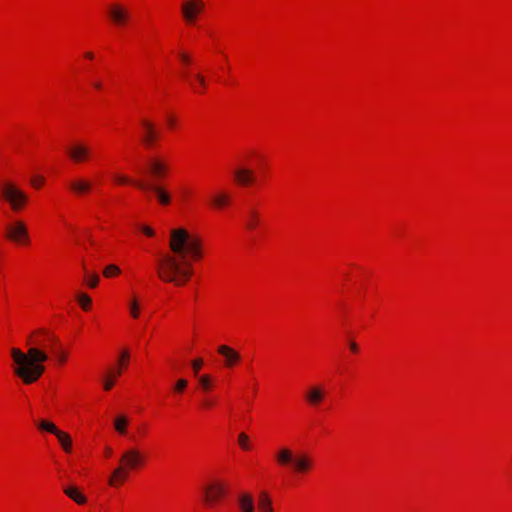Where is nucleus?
Instances as JSON below:
<instances>
[{
  "label": "nucleus",
  "instance_id": "1",
  "mask_svg": "<svg viewBox=\"0 0 512 512\" xmlns=\"http://www.w3.org/2000/svg\"><path fill=\"white\" fill-rule=\"evenodd\" d=\"M27 343L30 345L27 352L19 348H12L10 351L15 363L14 374L25 384L36 382L45 372L43 363L49 359L46 347L60 364L67 359L66 353L61 349L60 340L45 329L36 330L29 336Z\"/></svg>",
  "mask_w": 512,
  "mask_h": 512
},
{
  "label": "nucleus",
  "instance_id": "2",
  "mask_svg": "<svg viewBox=\"0 0 512 512\" xmlns=\"http://www.w3.org/2000/svg\"><path fill=\"white\" fill-rule=\"evenodd\" d=\"M169 246L173 254H166L159 260V277L165 282L184 285L193 274L189 258L201 256L200 243L185 229L179 228L171 230Z\"/></svg>",
  "mask_w": 512,
  "mask_h": 512
},
{
  "label": "nucleus",
  "instance_id": "3",
  "mask_svg": "<svg viewBox=\"0 0 512 512\" xmlns=\"http://www.w3.org/2000/svg\"><path fill=\"white\" fill-rule=\"evenodd\" d=\"M144 461V455L139 449L131 447L125 450L120 457V465L115 468L108 480L109 485L116 486L124 482L129 472L142 466Z\"/></svg>",
  "mask_w": 512,
  "mask_h": 512
},
{
  "label": "nucleus",
  "instance_id": "4",
  "mask_svg": "<svg viewBox=\"0 0 512 512\" xmlns=\"http://www.w3.org/2000/svg\"><path fill=\"white\" fill-rule=\"evenodd\" d=\"M276 462L290 468L296 474L308 473L313 468L312 457L304 452L294 453L288 447H281L275 454Z\"/></svg>",
  "mask_w": 512,
  "mask_h": 512
},
{
  "label": "nucleus",
  "instance_id": "5",
  "mask_svg": "<svg viewBox=\"0 0 512 512\" xmlns=\"http://www.w3.org/2000/svg\"><path fill=\"white\" fill-rule=\"evenodd\" d=\"M0 196L9 204L13 212L21 211L29 201L28 195L10 181L1 183Z\"/></svg>",
  "mask_w": 512,
  "mask_h": 512
},
{
  "label": "nucleus",
  "instance_id": "6",
  "mask_svg": "<svg viewBox=\"0 0 512 512\" xmlns=\"http://www.w3.org/2000/svg\"><path fill=\"white\" fill-rule=\"evenodd\" d=\"M114 179L119 184H132L143 191L153 192L155 194L156 199L162 205H168L171 201L170 194L160 185L150 184L139 180H132L129 177L121 174H114Z\"/></svg>",
  "mask_w": 512,
  "mask_h": 512
},
{
  "label": "nucleus",
  "instance_id": "7",
  "mask_svg": "<svg viewBox=\"0 0 512 512\" xmlns=\"http://www.w3.org/2000/svg\"><path fill=\"white\" fill-rule=\"evenodd\" d=\"M226 491L227 487L224 483H210L203 489V500L208 506L215 505L226 495Z\"/></svg>",
  "mask_w": 512,
  "mask_h": 512
},
{
  "label": "nucleus",
  "instance_id": "8",
  "mask_svg": "<svg viewBox=\"0 0 512 512\" xmlns=\"http://www.w3.org/2000/svg\"><path fill=\"white\" fill-rule=\"evenodd\" d=\"M6 237L15 243L26 244L29 242V234L26 224L21 220H16L7 226Z\"/></svg>",
  "mask_w": 512,
  "mask_h": 512
},
{
  "label": "nucleus",
  "instance_id": "9",
  "mask_svg": "<svg viewBox=\"0 0 512 512\" xmlns=\"http://www.w3.org/2000/svg\"><path fill=\"white\" fill-rule=\"evenodd\" d=\"M205 4L203 0H185L181 5V12L184 20L188 24H192L198 14L204 10Z\"/></svg>",
  "mask_w": 512,
  "mask_h": 512
},
{
  "label": "nucleus",
  "instance_id": "10",
  "mask_svg": "<svg viewBox=\"0 0 512 512\" xmlns=\"http://www.w3.org/2000/svg\"><path fill=\"white\" fill-rule=\"evenodd\" d=\"M108 15L112 22L117 26L125 25L130 19V13L128 9L122 4H112L108 8Z\"/></svg>",
  "mask_w": 512,
  "mask_h": 512
},
{
  "label": "nucleus",
  "instance_id": "11",
  "mask_svg": "<svg viewBox=\"0 0 512 512\" xmlns=\"http://www.w3.org/2000/svg\"><path fill=\"white\" fill-rule=\"evenodd\" d=\"M143 133H142V142L146 147H151L155 144L158 139V131L156 125L147 119H142L140 122Z\"/></svg>",
  "mask_w": 512,
  "mask_h": 512
},
{
  "label": "nucleus",
  "instance_id": "12",
  "mask_svg": "<svg viewBox=\"0 0 512 512\" xmlns=\"http://www.w3.org/2000/svg\"><path fill=\"white\" fill-rule=\"evenodd\" d=\"M67 153L73 162L81 163L89 159L91 151L87 145L77 142L68 147Z\"/></svg>",
  "mask_w": 512,
  "mask_h": 512
},
{
  "label": "nucleus",
  "instance_id": "13",
  "mask_svg": "<svg viewBox=\"0 0 512 512\" xmlns=\"http://www.w3.org/2000/svg\"><path fill=\"white\" fill-rule=\"evenodd\" d=\"M325 398V390L322 386H311L305 393V399L311 406L319 405Z\"/></svg>",
  "mask_w": 512,
  "mask_h": 512
},
{
  "label": "nucleus",
  "instance_id": "14",
  "mask_svg": "<svg viewBox=\"0 0 512 512\" xmlns=\"http://www.w3.org/2000/svg\"><path fill=\"white\" fill-rule=\"evenodd\" d=\"M218 353L225 358V366L227 367H232L240 360L239 353L227 345L219 346Z\"/></svg>",
  "mask_w": 512,
  "mask_h": 512
},
{
  "label": "nucleus",
  "instance_id": "15",
  "mask_svg": "<svg viewBox=\"0 0 512 512\" xmlns=\"http://www.w3.org/2000/svg\"><path fill=\"white\" fill-rule=\"evenodd\" d=\"M69 187L76 195H82L91 190L92 183L87 179L79 178L71 181Z\"/></svg>",
  "mask_w": 512,
  "mask_h": 512
},
{
  "label": "nucleus",
  "instance_id": "16",
  "mask_svg": "<svg viewBox=\"0 0 512 512\" xmlns=\"http://www.w3.org/2000/svg\"><path fill=\"white\" fill-rule=\"evenodd\" d=\"M238 506L240 512H254L255 504L253 497L248 493H242L238 497Z\"/></svg>",
  "mask_w": 512,
  "mask_h": 512
},
{
  "label": "nucleus",
  "instance_id": "17",
  "mask_svg": "<svg viewBox=\"0 0 512 512\" xmlns=\"http://www.w3.org/2000/svg\"><path fill=\"white\" fill-rule=\"evenodd\" d=\"M235 179L240 185H249L254 181L253 171L246 168L236 169L234 172Z\"/></svg>",
  "mask_w": 512,
  "mask_h": 512
},
{
  "label": "nucleus",
  "instance_id": "18",
  "mask_svg": "<svg viewBox=\"0 0 512 512\" xmlns=\"http://www.w3.org/2000/svg\"><path fill=\"white\" fill-rule=\"evenodd\" d=\"M63 492L77 504L82 505L85 504L87 498L79 491V489L75 486H67L63 488Z\"/></svg>",
  "mask_w": 512,
  "mask_h": 512
},
{
  "label": "nucleus",
  "instance_id": "19",
  "mask_svg": "<svg viewBox=\"0 0 512 512\" xmlns=\"http://www.w3.org/2000/svg\"><path fill=\"white\" fill-rule=\"evenodd\" d=\"M121 373H122L121 368H111L107 372V375L105 376L104 381H103V388H104V390H106V391L111 390L112 387L115 384V379L118 376H120Z\"/></svg>",
  "mask_w": 512,
  "mask_h": 512
},
{
  "label": "nucleus",
  "instance_id": "20",
  "mask_svg": "<svg viewBox=\"0 0 512 512\" xmlns=\"http://www.w3.org/2000/svg\"><path fill=\"white\" fill-rule=\"evenodd\" d=\"M258 507L262 512H273L272 500L267 492L263 491L260 493Z\"/></svg>",
  "mask_w": 512,
  "mask_h": 512
},
{
  "label": "nucleus",
  "instance_id": "21",
  "mask_svg": "<svg viewBox=\"0 0 512 512\" xmlns=\"http://www.w3.org/2000/svg\"><path fill=\"white\" fill-rule=\"evenodd\" d=\"M229 201H230V196L223 191L215 193L211 198L212 204L216 208H219V209L223 208L225 205H227L229 203Z\"/></svg>",
  "mask_w": 512,
  "mask_h": 512
},
{
  "label": "nucleus",
  "instance_id": "22",
  "mask_svg": "<svg viewBox=\"0 0 512 512\" xmlns=\"http://www.w3.org/2000/svg\"><path fill=\"white\" fill-rule=\"evenodd\" d=\"M128 424L129 419L126 415H119L114 420V428L121 435L126 434Z\"/></svg>",
  "mask_w": 512,
  "mask_h": 512
},
{
  "label": "nucleus",
  "instance_id": "23",
  "mask_svg": "<svg viewBox=\"0 0 512 512\" xmlns=\"http://www.w3.org/2000/svg\"><path fill=\"white\" fill-rule=\"evenodd\" d=\"M58 441L60 445L62 446L63 450L67 453L71 452L72 450V439L70 435L66 432H63L60 430V432L57 433Z\"/></svg>",
  "mask_w": 512,
  "mask_h": 512
},
{
  "label": "nucleus",
  "instance_id": "24",
  "mask_svg": "<svg viewBox=\"0 0 512 512\" xmlns=\"http://www.w3.org/2000/svg\"><path fill=\"white\" fill-rule=\"evenodd\" d=\"M38 428L46 432L52 433L55 436H57V433L60 432V430L55 426L54 423L46 420L39 421Z\"/></svg>",
  "mask_w": 512,
  "mask_h": 512
},
{
  "label": "nucleus",
  "instance_id": "25",
  "mask_svg": "<svg viewBox=\"0 0 512 512\" xmlns=\"http://www.w3.org/2000/svg\"><path fill=\"white\" fill-rule=\"evenodd\" d=\"M151 171L155 176H162L166 171V166L160 160H153L151 162Z\"/></svg>",
  "mask_w": 512,
  "mask_h": 512
},
{
  "label": "nucleus",
  "instance_id": "26",
  "mask_svg": "<svg viewBox=\"0 0 512 512\" xmlns=\"http://www.w3.org/2000/svg\"><path fill=\"white\" fill-rule=\"evenodd\" d=\"M238 444L239 446L241 447V449L247 451L249 450L251 447H250V440H249V436L242 432L239 434L238 436Z\"/></svg>",
  "mask_w": 512,
  "mask_h": 512
},
{
  "label": "nucleus",
  "instance_id": "27",
  "mask_svg": "<svg viewBox=\"0 0 512 512\" xmlns=\"http://www.w3.org/2000/svg\"><path fill=\"white\" fill-rule=\"evenodd\" d=\"M85 281L90 288H95L100 281V277L97 274L90 275L86 273Z\"/></svg>",
  "mask_w": 512,
  "mask_h": 512
},
{
  "label": "nucleus",
  "instance_id": "28",
  "mask_svg": "<svg viewBox=\"0 0 512 512\" xmlns=\"http://www.w3.org/2000/svg\"><path fill=\"white\" fill-rule=\"evenodd\" d=\"M118 274H120V269L113 264L108 265L103 271L105 277H113Z\"/></svg>",
  "mask_w": 512,
  "mask_h": 512
},
{
  "label": "nucleus",
  "instance_id": "29",
  "mask_svg": "<svg viewBox=\"0 0 512 512\" xmlns=\"http://www.w3.org/2000/svg\"><path fill=\"white\" fill-rule=\"evenodd\" d=\"M258 225L256 212L252 211L247 218L246 226L248 229H254Z\"/></svg>",
  "mask_w": 512,
  "mask_h": 512
},
{
  "label": "nucleus",
  "instance_id": "30",
  "mask_svg": "<svg viewBox=\"0 0 512 512\" xmlns=\"http://www.w3.org/2000/svg\"><path fill=\"white\" fill-rule=\"evenodd\" d=\"M78 302L83 309L87 310L90 307L91 298L86 294H80L78 295Z\"/></svg>",
  "mask_w": 512,
  "mask_h": 512
},
{
  "label": "nucleus",
  "instance_id": "31",
  "mask_svg": "<svg viewBox=\"0 0 512 512\" xmlns=\"http://www.w3.org/2000/svg\"><path fill=\"white\" fill-rule=\"evenodd\" d=\"M199 384L203 390L208 391L211 387V378L209 375H203L199 378Z\"/></svg>",
  "mask_w": 512,
  "mask_h": 512
},
{
  "label": "nucleus",
  "instance_id": "32",
  "mask_svg": "<svg viewBox=\"0 0 512 512\" xmlns=\"http://www.w3.org/2000/svg\"><path fill=\"white\" fill-rule=\"evenodd\" d=\"M129 358H130V354H129V351L128 350H123L121 352V355H120V359H119V365L117 368H121L122 367H125L129 361Z\"/></svg>",
  "mask_w": 512,
  "mask_h": 512
},
{
  "label": "nucleus",
  "instance_id": "33",
  "mask_svg": "<svg viewBox=\"0 0 512 512\" xmlns=\"http://www.w3.org/2000/svg\"><path fill=\"white\" fill-rule=\"evenodd\" d=\"M130 313L133 318H138L139 316V305L137 299L133 298L130 302Z\"/></svg>",
  "mask_w": 512,
  "mask_h": 512
},
{
  "label": "nucleus",
  "instance_id": "34",
  "mask_svg": "<svg viewBox=\"0 0 512 512\" xmlns=\"http://www.w3.org/2000/svg\"><path fill=\"white\" fill-rule=\"evenodd\" d=\"M188 385V381L186 379H179L176 384H175V387H174V390L178 393H181L185 390V388L187 387Z\"/></svg>",
  "mask_w": 512,
  "mask_h": 512
},
{
  "label": "nucleus",
  "instance_id": "35",
  "mask_svg": "<svg viewBox=\"0 0 512 512\" xmlns=\"http://www.w3.org/2000/svg\"><path fill=\"white\" fill-rule=\"evenodd\" d=\"M202 366H203V360L201 358H198V359H195L192 361V368L194 370L195 375L198 374V372L200 371Z\"/></svg>",
  "mask_w": 512,
  "mask_h": 512
},
{
  "label": "nucleus",
  "instance_id": "36",
  "mask_svg": "<svg viewBox=\"0 0 512 512\" xmlns=\"http://www.w3.org/2000/svg\"><path fill=\"white\" fill-rule=\"evenodd\" d=\"M194 78L199 83L200 87L205 88L206 80L203 75H201L200 73H197L194 75Z\"/></svg>",
  "mask_w": 512,
  "mask_h": 512
},
{
  "label": "nucleus",
  "instance_id": "37",
  "mask_svg": "<svg viewBox=\"0 0 512 512\" xmlns=\"http://www.w3.org/2000/svg\"><path fill=\"white\" fill-rule=\"evenodd\" d=\"M44 181H45L44 177L37 176V177L32 178L31 183L35 187H40L44 183Z\"/></svg>",
  "mask_w": 512,
  "mask_h": 512
},
{
  "label": "nucleus",
  "instance_id": "38",
  "mask_svg": "<svg viewBox=\"0 0 512 512\" xmlns=\"http://www.w3.org/2000/svg\"><path fill=\"white\" fill-rule=\"evenodd\" d=\"M179 58L184 64H189L191 62L190 55L185 52L179 53Z\"/></svg>",
  "mask_w": 512,
  "mask_h": 512
},
{
  "label": "nucleus",
  "instance_id": "39",
  "mask_svg": "<svg viewBox=\"0 0 512 512\" xmlns=\"http://www.w3.org/2000/svg\"><path fill=\"white\" fill-rule=\"evenodd\" d=\"M141 231L148 237L154 236V230L148 226H141Z\"/></svg>",
  "mask_w": 512,
  "mask_h": 512
},
{
  "label": "nucleus",
  "instance_id": "40",
  "mask_svg": "<svg viewBox=\"0 0 512 512\" xmlns=\"http://www.w3.org/2000/svg\"><path fill=\"white\" fill-rule=\"evenodd\" d=\"M349 347L352 352H354V353L358 352V345L355 342L351 341L349 343Z\"/></svg>",
  "mask_w": 512,
  "mask_h": 512
},
{
  "label": "nucleus",
  "instance_id": "41",
  "mask_svg": "<svg viewBox=\"0 0 512 512\" xmlns=\"http://www.w3.org/2000/svg\"><path fill=\"white\" fill-rule=\"evenodd\" d=\"M213 404H214V402H213L212 400H210V399H205V400L203 401V406H204V407H206V408H210V407H212V406H213Z\"/></svg>",
  "mask_w": 512,
  "mask_h": 512
},
{
  "label": "nucleus",
  "instance_id": "42",
  "mask_svg": "<svg viewBox=\"0 0 512 512\" xmlns=\"http://www.w3.org/2000/svg\"><path fill=\"white\" fill-rule=\"evenodd\" d=\"M93 86L96 89H101L102 88V83L100 81H95V82H93Z\"/></svg>",
  "mask_w": 512,
  "mask_h": 512
},
{
  "label": "nucleus",
  "instance_id": "43",
  "mask_svg": "<svg viewBox=\"0 0 512 512\" xmlns=\"http://www.w3.org/2000/svg\"><path fill=\"white\" fill-rule=\"evenodd\" d=\"M85 57L88 58V59H93L94 55L92 52H86L85 53Z\"/></svg>",
  "mask_w": 512,
  "mask_h": 512
},
{
  "label": "nucleus",
  "instance_id": "44",
  "mask_svg": "<svg viewBox=\"0 0 512 512\" xmlns=\"http://www.w3.org/2000/svg\"><path fill=\"white\" fill-rule=\"evenodd\" d=\"M168 123H169L170 126H173L174 123H175V119L173 117H169L168 118Z\"/></svg>",
  "mask_w": 512,
  "mask_h": 512
},
{
  "label": "nucleus",
  "instance_id": "45",
  "mask_svg": "<svg viewBox=\"0 0 512 512\" xmlns=\"http://www.w3.org/2000/svg\"><path fill=\"white\" fill-rule=\"evenodd\" d=\"M105 453L107 456H110L112 454V449L110 447H106Z\"/></svg>",
  "mask_w": 512,
  "mask_h": 512
},
{
  "label": "nucleus",
  "instance_id": "46",
  "mask_svg": "<svg viewBox=\"0 0 512 512\" xmlns=\"http://www.w3.org/2000/svg\"><path fill=\"white\" fill-rule=\"evenodd\" d=\"M190 84H191V86H192V89H194V91H195V92H198V90H197L196 86H195L193 83H190Z\"/></svg>",
  "mask_w": 512,
  "mask_h": 512
}]
</instances>
